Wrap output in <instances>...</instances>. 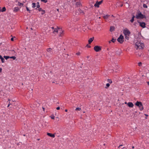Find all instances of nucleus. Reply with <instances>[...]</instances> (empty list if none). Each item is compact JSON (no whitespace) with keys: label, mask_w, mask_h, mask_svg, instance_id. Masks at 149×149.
<instances>
[{"label":"nucleus","mask_w":149,"mask_h":149,"mask_svg":"<svg viewBox=\"0 0 149 149\" xmlns=\"http://www.w3.org/2000/svg\"><path fill=\"white\" fill-rule=\"evenodd\" d=\"M11 51L13 52H15V51L14 50H11Z\"/></svg>","instance_id":"nucleus-48"},{"label":"nucleus","mask_w":149,"mask_h":149,"mask_svg":"<svg viewBox=\"0 0 149 149\" xmlns=\"http://www.w3.org/2000/svg\"><path fill=\"white\" fill-rule=\"evenodd\" d=\"M58 30L59 31H61V29H54V31H53V33H54V32H57L58 31Z\"/></svg>","instance_id":"nucleus-16"},{"label":"nucleus","mask_w":149,"mask_h":149,"mask_svg":"<svg viewBox=\"0 0 149 149\" xmlns=\"http://www.w3.org/2000/svg\"><path fill=\"white\" fill-rule=\"evenodd\" d=\"M82 14L83 15L84 14V12L83 10H81L80 8H79L76 11V14Z\"/></svg>","instance_id":"nucleus-8"},{"label":"nucleus","mask_w":149,"mask_h":149,"mask_svg":"<svg viewBox=\"0 0 149 149\" xmlns=\"http://www.w3.org/2000/svg\"><path fill=\"white\" fill-rule=\"evenodd\" d=\"M10 58H12L13 60H15L16 59V57L15 56H12L11 57H10Z\"/></svg>","instance_id":"nucleus-32"},{"label":"nucleus","mask_w":149,"mask_h":149,"mask_svg":"<svg viewBox=\"0 0 149 149\" xmlns=\"http://www.w3.org/2000/svg\"><path fill=\"white\" fill-rule=\"evenodd\" d=\"M52 29H54V27H52Z\"/></svg>","instance_id":"nucleus-50"},{"label":"nucleus","mask_w":149,"mask_h":149,"mask_svg":"<svg viewBox=\"0 0 149 149\" xmlns=\"http://www.w3.org/2000/svg\"><path fill=\"white\" fill-rule=\"evenodd\" d=\"M42 109H43V111H44V110H45V108H44V107H42Z\"/></svg>","instance_id":"nucleus-52"},{"label":"nucleus","mask_w":149,"mask_h":149,"mask_svg":"<svg viewBox=\"0 0 149 149\" xmlns=\"http://www.w3.org/2000/svg\"><path fill=\"white\" fill-rule=\"evenodd\" d=\"M124 148V147H123V148H122L121 149H123Z\"/></svg>","instance_id":"nucleus-63"},{"label":"nucleus","mask_w":149,"mask_h":149,"mask_svg":"<svg viewBox=\"0 0 149 149\" xmlns=\"http://www.w3.org/2000/svg\"><path fill=\"white\" fill-rule=\"evenodd\" d=\"M58 10H58V9H57V11H58Z\"/></svg>","instance_id":"nucleus-62"},{"label":"nucleus","mask_w":149,"mask_h":149,"mask_svg":"<svg viewBox=\"0 0 149 149\" xmlns=\"http://www.w3.org/2000/svg\"><path fill=\"white\" fill-rule=\"evenodd\" d=\"M116 41V39H114L113 38L112 39L111 41L113 42H114L115 41Z\"/></svg>","instance_id":"nucleus-36"},{"label":"nucleus","mask_w":149,"mask_h":149,"mask_svg":"<svg viewBox=\"0 0 149 149\" xmlns=\"http://www.w3.org/2000/svg\"><path fill=\"white\" fill-rule=\"evenodd\" d=\"M86 46L88 48H90L91 47V46L88 45H87Z\"/></svg>","instance_id":"nucleus-42"},{"label":"nucleus","mask_w":149,"mask_h":149,"mask_svg":"<svg viewBox=\"0 0 149 149\" xmlns=\"http://www.w3.org/2000/svg\"><path fill=\"white\" fill-rule=\"evenodd\" d=\"M10 105H11L12 106V107H11V108H14V107H16L15 103V102L14 101H12L11 103L10 102H9L8 107Z\"/></svg>","instance_id":"nucleus-7"},{"label":"nucleus","mask_w":149,"mask_h":149,"mask_svg":"<svg viewBox=\"0 0 149 149\" xmlns=\"http://www.w3.org/2000/svg\"><path fill=\"white\" fill-rule=\"evenodd\" d=\"M1 7H0V11H1Z\"/></svg>","instance_id":"nucleus-56"},{"label":"nucleus","mask_w":149,"mask_h":149,"mask_svg":"<svg viewBox=\"0 0 149 149\" xmlns=\"http://www.w3.org/2000/svg\"><path fill=\"white\" fill-rule=\"evenodd\" d=\"M128 106L130 107H133L134 106L133 104L131 102H129L127 103Z\"/></svg>","instance_id":"nucleus-11"},{"label":"nucleus","mask_w":149,"mask_h":149,"mask_svg":"<svg viewBox=\"0 0 149 149\" xmlns=\"http://www.w3.org/2000/svg\"><path fill=\"white\" fill-rule=\"evenodd\" d=\"M132 17L131 20H130V21L131 23H133L134 20V18L135 17H136V16H135L134 15H132Z\"/></svg>","instance_id":"nucleus-15"},{"label":"nucleus","mask_w":149,"mask_h":149,"mask_svg":"<svg viewBox=\"0 0 149 149\" xmlns=\"http://www.w3.org/2000/svg\"><path fill=\"white\" fill-rule=\"evenodd\" d=\"M36 6H37V8H35L36 9H37V8H39L40 7V5H39V3L38 2H37V5Z\"/></svg>","instance_id":"nucleus-26"},{"label":"nucleus","mask_w":149,"mask_h":149,"mask_svg":"<svg viewBox=\"0 0 149 149\" xmlns=\"http://www.w3.org/2000/svg\"><path fill=\"white\" fill-rule=\"evenodd\" d=\"M19 9L18 8V7H15L14 8L13 11L14 12H17L18 11H19Z\"/></svg>","instance_id":"nucleus-14"},{"label":"nucleus","mask_w":149,"mask_h":149,"mask_svg":"<svg viewBox=\"0 0 149 149\" xmlns=\"http://www.w3.org/2000/svg\"><path fill=\"white\" fill-rule=\"evenodd\" d=\"M31 30H33V29H32V28H31Z\"/></svg>","instance_id":"nucleus-60"},{"label":"nucleus","mask_w":149,"mask_h":149,"mask_svg":"<svg viewBox=\"0 0 149 149\" xmlns=\"http://www.w3.org/2000/svg\"><path fill=\"white\" fill-rule=\"evenodd\" d=\"M109 16L110 15H106L104 16L103 17L104 19H107Z\"/></svg>","instance_id":"nucleus-21"},{"label":"nucleus","mask_w":149,"mask_h":149,"mask_svg":"<svg viewBox=\"0 0 149 149\" xmlns=\"http://www.w3.org/2000/svg\"><path fill=\"white\" fill-rule=\"evenodd\" d=\"M4 58L5 59H6V60H7L8 59V58H10V56H4Z\"/></svg>","instance_id":"nucleus-28"},{"label":"nucleus","mask_w":149,"mask_h":149,"mask_svg":"<svg viewBox=\"0 0 149 149\" xmlns=\"http://www.w3.org/2000/svg\"><path fill=\"white\" fill-rule=\"evenodd\" d=\"M42 13H41V14L42 15L44 14L45 13V11L44 10H42Z\"/></svg>","instance_id":"nucleus-37"},{"label":"nucleus","mask_w":149,"mask_h":149,"mask_svg":"<svg viewBox=\"0 0 149 149\" xmlns=\"http://www.w3.org/2000/svg\"><path fill=\"white\" fill-rule=\"evenodd\" d=\"M32 7L33 8H35L36 6V3H33L32 4Z\"/></svg>","instance_id":"nucleus-24"},{"label":"nucleus","mask_w":149,"mask_h":149,"mask_svg":"<svg viewBox=\"0 0 149 149\" xmlns=\"http://www.w3.org/2000/svg\"><path fill=\"white\" fill-rule=\"evenodd\" d=\"M111 17H114V16H113V15H111Z\"/></svg>","instance_id":"nucleus-61"},{"label":"nucleus","mask_w":149,"mask_h":149,"mask_svg":"<svg viewBox=\"0 0 149 149\" xmlns=\"http://www.w3.org/2000/svg\"><path fill=\"white\" fill-rule=\"evenodd\" d=\"M135 46L136 47V49H140L143 48L144 45L143 43L137 42H136Z\"/></svg>","instance_id":"nucleus-2"},{"label":"nucleus","mask_w":149,"mask_h":149,"mask_svg":"<svg viewBox=\"0 0 149 149\" xmlns=\"http://www.w3.org/2000/svg\"><path fill=\"white\" fill-rule=\"evenodd\" d=\"M107 81L109 82V83H110V84H111L112 82V81L111 79H107Z\"/></svg>","instance_id":"nucleus-27"},{"label":"nucleus","mask_w":149,"mask_h":149,"mask_svg":"<svg viewBox=\"0 0 149 149\" xmlns=\"http://www.w3.org/2000/svg\"><path fill=\"white\" fill-rule=\"evenodd\" d=\"M142 65V63L141 62H139L138 63V65L140 66Z\"/></svg>","instance_id":"nucleus-40"},{"label":"nucleus","mask_w":149,"mask_h":149,"mask_svg":"<svg viewBox=\"0 0 149 149\" xmlns=\"http://www.w3.org/2000/svg\"><path fill=\"white\" fill-rule=\"evenodd\" d=\"M147 83L148 85H149V81L147 82Z\"/></svg>","instance_id":"nucleus-54"},{"label":"nucleus","mask_w":149,"mask_h":149,"mask_svg":"<svg viewBox=\"0 0 149 149\" xmlns=\"http://www.w3.org/2000/svg\"><path fill=\"white\" fill-rule=\"evenodd\" d=\"M143 7L144 8H148L146 4H143Z\"/></svg>","instance_id":"nucleus-35"},{"label":"nucleus","mask_w":149,"mask_h":149,"mask_svg":"<svg viewBox=\"0 0 149 149\" xmlns=\"http://www.w3.org/2000/svg\"><path fill=\"white\" fill-rule=\"evenodd\" d=\"M116 68L117 69V70H115L116 72H118V71H120V68L118 66H116Z\"/></svg>","instance_id":"nucleus-18"},{"label":"nucleus","mask_w":149,"mask_h":149,"mask_svg":"<svg viewBox=\"0 0 149 149\" xmlns=\"http://www.w3.org/2000/svg\"><path fill=\"white\" fill-rule=\"evenodd\" d=\"M123 6V4H122L121 6H120L121 7H122Z\"/></svg>","instance_id":"nucleus-59"},{"label":"nucleus","mask_w":149,"mask_h":149,"mask_svg":"<svg viewBox=\"0 0 149 149\" xmlns=\"http://www.w3.org/2000/svg\"><path fill=\"white\" fill-rule=\"evenodd\" d=\"M81 110V108H79V107H77L75 109V110H76V111H77V110L80 111Z\"/></svg>","instance_id":"nucleus-34"},{"label":"nucleus","mask_w":149,"mask_h":149,"mask_svg":"<svg viewBox=\"0 0 149 149\" xmlns=\"http://www.w3.org/2000/svg\"><path fill=\"white\" fill-rule=\"evenodd\" d=\"M26 9L29 12V13H30V11H31L29 9V8H28L27 7V6H26Z\"/></svg>","instance_id":"nucleus-38"},{"label":"nucleus","mask_w":149,"mask_h":149,"mask_svg":"<svg viewBox=\"0 0 149 149\" xmlns=\"http://www.w3.org/2000/svg\"><path fill=\"white\" fill-rule=\"evenodd\" d=\"M134 148V146H132V148L133 149Z\"/></svg>","instance_id":"nucleus-57"},{"label":"nucleus","mask_w":149,"mask_h":149,"mask_svg":"<svg viewBox=\"0 0 149 149\" xmlns=\"http://www.w3.org/2000/svg\"><path fill=\"white\" fill-rule=\"evenodd\" d=\"M50 117L52 119H54V115L51 116Z\"/></svg>","instance_id":"nucleus-39"},{"label":"nucleus","mask_w":149,"mask_h":149,"mask_svg":"<svg viewBox=\"0 0 149 149\" xmlns=\"http://www.w3.org/2000/svg\"><path fill=\"white\" fill-rule=\"evenodd\" d=\"M127 102H125V104H127Z\"/></svg>","instance_id":"nucleus-51"},{"label":"nucleus","mask_w":149,"mask_h":149,"mask_svg":"<svg viewBox=\"0 0 149 149\" xmlns=\"http://www.w3.org/2000/svg\"><path fill=\"white\" fill-rule=\"evenodd\" d=\"M2 70V69L1 68H0V72H1Z\"/></svg>","instance_id":"nucleus-46"},{"label":"nucleus","mask_w":149,"mask_h":149,"mask_svg":"<svg viewBox=\"0 0 149 149\" xmlns=\"http://www.w3.org/2000/svg\"><path fill=\"white\" fill-rule=\"evenodd\" d=\"M8 101H10V100L9 99H8Z\"/></svg>","instance_id":"nucleus-53"},{"label":"nucleus","mask_w":149,"mask_h":149,"mask_svg":"<svg viewBox=\"0 0 149 149\" xmlns=\"http://www.w3.org/2000/svg\"><path fill=\"white\" fill-rule=\"evenodd\" d=\"M94 49L96 52H98L101 50V47L98 46H95L94 47Z\"/></svg>","instance_id":"nucleus-6"},{"label":"nucleus","mask_w":149,"mask_h":149,"mask_svg":"<svg viewBox=\"0 0 149 149\" xmlns=\"http://www.w3.org/2000/svg\"><path fill=\"white\" fill-rule=\"evenodd\" d=\"M136 18L137 19H143L146 18V17L145 15L142 14L140 11H139L137 12V14L136 15Z\"/></svg>","instance_id":"nucleus-1"},{"label":"nucleus","mask_w":149,"mask_h":149,"mask_svg":"<svg viewBox=\"0 0 149 149\" xmlns=\"http://www.w3.org/2000/svg\"><path fill=\"white\" fill-rule=\"evenodd\" d=\"M67 111H68V110L67 109H66L65 110V111L67 112Z\"/></svg>","instance_id":"nucleus-49"},{"label":"nucleus","mask_w":149,"mask_h":149,"mask_svg":"<svg viewBox=\"0 0 149 149\" xmlns=\"http://www.w3.org/2000/svg\"><path fill=\"white\" fill-rule=\"evenodd\" d=\"M110 42H111L110 41H109V43H110Z\"/></svg>","instance_id":"nucleus-64"},{"label":"nucleus","mask_w":149,"mask_h":149,"mask_svg":"<svg viewBox=\"0 0 149 149\" xmlns=\"http://www.w3.org/2000/svg\"><path fill=\"white\" fill-rule=\"evenodd\" d=\"M40 139H37V140H38V141H39V140H40Z\"/></svg>","instance_id":"nucleus-55"},{"label":"nucleus","mask_w":149,"mask_h":149,"mask_svg":"<svg viewBox=\"0 0 149 149\" xmlns=\"http://www.w3.org/2000/svg\"><path fill=\"white\" fill-rule=\"evenodd\" d=\"M117 40L120 43H122L124 41L123 36L122 35H120L117 39Z\"/></svg>","instance_id":"nucleus-4"},{"label":"nucleus","mask_w":149,"mask_h":149,"mask_svg":"<svg viewBox=\"0 0 149 149\" xmlns=\"http://www.w3.org/2000/svg\"><path fill=\"white\" fill-rule=\"evenodd\" d=\"M115 28L113 26H111L110 27V31L111 32H112L114 30Z\"/></svg>","instance_id":"nucleus-17"},{"label":"nucleus","mask_w":149,"mask_h":149,"mask_svg":"<svg viewBox=\"0 0 149 149\" xmlns=\"http://www.w3.org/2000/svg\"><path fill=\"white\" fill-rule=\"evenodd\" d=\"M123 33L125 35V36L128 35V36H129L130 34V31L127 28H126L123 30Z\"/></svg>","instance_id":"nucleus-5"},{"label":"nucleus","mask_w":149,"mask_h":149,"mask_svg":"<svg viewBox=\"0 0 149 149\" xmlns=\"http://www.w3.org/2000/svg\"><path fill=\"white\" fill-rule=\"evenodd\" d=\"M56 109L57 110H59L60 109V107H58L56 108Z\"/></svg>","instance_id":"nucleus-43"},{"label":"nucleus","mask_w":149,"mask_h":149,"mask_svg":"<svg viewBox=\"0 0 149 149\" xmlns=\"http://www.w3.org/2000/svg\"><path fill=\"white\" fill-rule=\"evenodd\" d=\"M110 84L109 83H107L106 84V86L105 87V88H107L109 86Z\"/></svg>","instance_id":"nucleus-30"},{"label":"nucleus","mask_w":149,"mask_h":149,"mask_svg":"<svg viewBox=\"0 0 149 149\" xmlns=\"http://www.w3.org/2000/svg\"><path fill=\"white\" fill-rule=\"evenodd\" d=\"M103 1V0H102L99 2L98 1H97L94 5V6L97 8L99 7V5L102 3Z\"/></svg>","instance_id":"nucleus-9"},{"label":"nucleus","mask_w":149,"mask_h":149,"mask_svg":"<svg viewBox=\"0 0 149 149\" xmlns=\"http://www.w3.org/2000/svg\"><path fill=\"white\" fill-rule=\"evenodd\" d=\"M52 50V49H51L50 48H47V52H51V51Z\"/></svg>","instance_id":"nucleus-23"},{"label":"nucleus","mask_w":149,"mask_h":149,"mask_svg":"<svg viewBox=\"0 0 149 149\" xmlns=\"http://www.w3.org/2000/svg\"><path fill=\"white\" fill-rule=\"evenodd\" d=\"M38 10L39 11H42V10H42L41 8H38Z\"/></svg>","instance_id":"nucleus-31"},{"label":"nucleus","mask_w":149,"mask_h":149,"mask_svg":"<svg viewBox=\"0 0 149 149\" xmlns=\"http://www.w3.org/2000/svg\"><path fill=\"white\" fill-rule=\"evenodd\" d=\"M81 5V3L79 1H77L76 2V5L77 6H79Z\"/></svg>","instance_id":"nucleus-20"},{"label":"nucleus","mask_w":149,"mask_h":149,"mask_svg":"<svg viewBox=\"0 0 149 149\" xmlns=\"http://www.w3.org/2000/svg\"><path fill=\"white\" fill-rule=\"evenodd\" d=\"M144 115L146 116H148V115L146 114H144Z\"/></svg>","instance_id":"nucleus-47"},{"label":"nucleus","mask_w":149,"mask_h":149,"mask_svg":"<svg viewBox=\"0 0 149 149\" xmlns=\"http://www.w3.org/2000/svg\"><path fill=\"white\" fill-rule=\"evenodd\" d=\"M94 39V37H93L92 38H91L89 39L88 40V42L89 44H90L91 42L93 41Z\"/></svg>","instance_id":"nucleus-13"},{"label":"nucleus","mask_w":149,"mask_h":149,"mask_svg":"<svg viewBox=\"0 0 149 149\" xmlns=\"http://www.w3.org/2000/svg\"><path fill=\"white\" fill-rule=\"evenodd\" d=\"M16 2H18V6H23V3H20V2H19L17 0H16Z\"/></svg>","instance_id":"nucleus-19"},{"label":"nucleus","mask_w":149,"mask_h":149,"mask_svg":"<svg viewBox=\"0 0 149 149\" xmlns=\"http://www.w3.org/2000/svg\"><path fill=\"white\" fill-rule=\"evenodd\" d=\"M47 135L48 136L53 138H54L55 136V135L54 134H52L51 133H47Z\"/></svg>","instance_id":"nucleus-12"},{"label":"nucleus","mask_w":149,"mask_h":149,"mask_svg":"<svg viewBox=\"0 0 149 149\" xmlns=\"http://www.w3.org/2000/svg\"><path fill=\"white\" fill-rule=\"evenodd\" d=\"M137 22L139 24L140 26L143 28H144L146 27V23L144 22H141L139 20H137Z\"/></svg>","instance_id":"nucleus-10"},{"label":"nucleus","mask_w":149,"mask_h":149,"mask_svg":"<svg viewBox=\"0 0 149 149\" xmlns=\"http://www.w3.org/2000/svg\"><path fill=\"white\" fill-rule=\"evenodd\" d=\"M42 2H43L44 3H46L47 2V0H40Z\"/></svg>","instance_id":"nucleus-33"},{"label":"nucleus","mask_w":149,"mask_h":149,"mask_svg":"<svg viewBox=\"0 0 149 149\" xmlns=\"http://www.w3.org/2000/svg\"><path fill=\"white\" fill-rule=\"evenodd\" d=\"M63 31H62L61 32H60V33L59 34V36H62L63 35Z\"/></svg>","instance_id":"nucleus-25"},{"label":"nucleus","mask_w":149,"mask_h":149,"mask_svg":"<svg viewBox=\"0 0 149 149\" xmlns=\"http://www.w3.org/2000/svg\"><path fill=\"white\" fill-rule=\"evenodd\" d=\"M125 38L127 40H128L129 39V36H128V35L125 36Z\"/></svg>","instance_id":"nucleus-29"},{"label":"nucleus","mask_w":149,"mask_h":149,"mask_svg":"<svg viewBox=\"0 0 149 149\" xmlns=\"http://www.w3.org/2000/svg\"><path fill=\"white\" fill-rule=\"evenodd\" d=\"M6 8L5 7H3L2 8V9L1 10V11L2 12H4V11H6Z\"/></svg>","instance_id":"nucleus-22"},{"label":"nucleus","mask_w":149,"mask_h":149,"mask_svg":"<svg viewBox=\"0 0 149 149\" xmlns=\"http://www.w3.org/2000/svg\"><path fill=\"white\" fill-rule=\"evenodd\" d=\"M123 145H120L118 147V148H119L120 147V146H123Z\"/></svg>","instance_id":"nucleus-45"},{"label":"nucleus","mask_w":149,"mask_h":149,"mask_svg":"<svg viewBox=\"0 0 149 149\" xmlns=\"http://www.w3.org/2000/svg\"><path fill=\"white\" fill-rule=\"evenodd\" d=\"M137 113V112L136 111L135 112V113Z\"/></svg>","instance_id":"nucleus-58"},{"label":"nucleus","mask_w":149,"mask_h":149,"mask_svg":"<svg viewBox=\"0 0 149 149\" xmlns=\"http://www.w3.org/2000/svg\"><path fill=\"white\" fill-rule=\"evenodd\" d=\"M81 54V53H80V52H79L77 53H76V54L78 55H80V54Z\"/></svg>","instance_id":"nucleus-41"},{"label":"nucleus","mask_w":149,"mask_h":149,"mask_svg":"<svg viewBox=\"0 0 149 149\" xmlns=\"http://www.w3.org/2000/svg\"><path fill=\"white\" fill-rule=\"evenodd\" d=\"M136 106L138 107L140 111H142L143 109V107L142 103L140 102L137 101L135 104Z\"/></svg>","instance_id":"nucleus-3"},{"label":"nucleus","mask_w":149,"mask_h":149,"mask_svg":"<svg viewBox=\"0 0 149 149\" xmlns=\"http://www.w3.org/2000/svg\"><path fill=\"white\" fill-rule=\"evenodd\" d=\"M11 40L12 41H13L14 40V38H11Z\"/></svg>","instance_id":"nucleus-44"}]
</instances>
